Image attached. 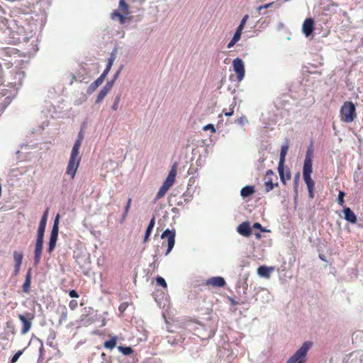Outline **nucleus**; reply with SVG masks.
<instances>
[{
    "instance_id": "f257e3e1",
    "label": "nucleus",
    "mask_w": 363,
    "mask_h": 363,
    "mask_svg": "<svg viewBox=\"0 0 363 363\" xmlns=\"http://www.w3.org/2000/svg\"><path fill=\"white\" fill-rule=\"evenodd\" d=\"M84 139V133L81 130L78 134V138L75 141L70 154L68 164L66 168V174L69 175L71 179H74L77 171L79 168L82 156L79 154V149Z\"/></svg>"
},
{
    "instance_id": "f03ea898",
    "label": "nucleus",
    "mask_w": 363,
    "mask_h": 363,
    "mask_svg": "<svg viewBox=\"0 0 363 363\" xmlns=\"http://www.w3.org/2000/svg\"><path fill=\"white\" fill-rule=\"evenodd\" d=\"M312 346V342H304L294 354L288 359L286 363H306L307 354Z\"/></svg>"
},
{
    "instance_id": "7ed1b4c3",
    "label": "nucleus",
    "mask_w": 363,
    "mask_h": 363,
    "mask_svg": "<svg viewBox=\"0 0 363 363\" xmlns=\"http://www.w3.org/2000/svg\"><path fill=\"white\" fill-rule=\"evenodd\" d=\"M115 60V56L113 54L108 58V63L106 69L104 70L103 73L101 74V76L97 78L94 82H92L88 89L89 93H92L96 90V89L104 82L105 78L108 74L113 62Z\"/></svg>"
},
{
    "instance_id": "20e7f679",
    "label": "nucleus",
    "mask_w": 363,
    "mask_h": 363,
    "mask_svg": "<svg viewBox=\"0 0 363 363\" xmlns=\"http://www.w3.org/2000/svg\"><path fill=\"white\" fill-rule=\"evenodd\" d=\"M342 120L346 123H351L356 117L355 106L351 101L345 102L340 108Z\"/></svg>"
},
{
    "instance_id": "39448f33",
    "label": "nucleus",
    "mask_w": 363,
    "mask_h": 363,
    "mask_svg": "<svg viewBox=\"0 0 363 363\" xmlns=\"http://www.w3.org/2000/svg\"><path fill=\"white\" fill-rule=\"evenodd\" d=\"M177 164L174 163L165 179L162 186L160 187V197L163 196L165 193L169 189V188L174 184L175 182V178L177 173Z\"/></svg>"
},
{
    "instance_id": "423d86ee",
    "label": "nucleus",
    "mask_w": 363,
    "mask_h": 363,
    "mask_svg": "<svg viewBox=\"0 0 363 363\" xmlns=\"http://www.w3.org/2000/svg\"><path fill=\"white\" fill-rule=\"evenodd\" d=\"M175 231L170 230H165L162 235H160V239L163 240L162 247L167 245V251L165 255H167L172 250L175 243Z\"/></svg>"
},
{
    "instance_id": "0eeeda50",
    "label": "nucleus",
    "mask_w": 363,
    "mask_h": 363,
    "mask_svg": "<svg viewBox=\"0 0 363 363\" xmlns=\"http://www.w3.org/2000/svg\"><path fill=\"white\" fill-rule=\"evenodd\" d=\"M169 327L170 330H173L172 333H177V331L174 329H177L179 328L178 321L173 320V318H172V319L169 320ZM167 330L169 333H172L168 329H167ZM177 333L178 334L176 336L167 337L168 343L170 344L171 345L178 344L179 342H182L184 340L183 335L180 334L179 331L177 332Z\"/></svg>"
},
{
    "instance_id": "6e6552de",
    "label": "nucleus",
    "mask_w": 363,
    "mask_h": 363,
    "mask_svg": "<svg viewBox=\"0 0 363 363\" xmlns=\"http://www.w3.org/2000/svg\"><path fill=\"white\" fill-rule=\"evenodd\" d=\"M34 317V314L31 313H27L26 315H18V318L23 324L21 328L22 334H26L30 330L32 325V320H33Z\"/></svg>"
},
{
    "instance_id": "1a4fd4ad",
    "label": "nucleus",
    "mask_w": 363,
    "mask_h": 363,
    "mask_svg": "<svg viewBox=\"0 0 363 363\" xmlns=\"http://www.w3.org/2000/svg\"><path fill=\"white\" fill-rule=\"evenodd\" d=\"M163 296H164V301L165 303H164L163 306V312H162V317L165 320L167 328L171 332H173V330H170L169 325V320L172 319L174 316V313L170 310L169 306V297L167 295L163 294Z\"/></svg>"
},
{
    "instance_id": "9d476101",
    "label": "nucleus",
    "mask_w": 363,
    "mask_h": 363,
    "mask_svg": "<svg viewBox=\"0 0 363 363\" xmlns=\"http://www.w3.org/2000/svg\"><path fill=\"white\" fill-rule=\"evenodd\" d=\"M233 67L237 74L238 81L241 82L244 79L245 74L243 61L239 57L234 59L233 60Z\"/></svg>"
},
{
    "instance_id": "9b49d317",
    "label": "nucleus",
    "mask_w": 363,
    "mask_h": 363,
    "mask_svg": "<svg viewBox=\"0 0 363 363\" xmlns=\"http://www.w3.org/2000/svg\"><path fill=\"white\" fill-rule=\"evenodd\" d=\"M313 159V152L312 149L308 148L306 151L303 168V174H311L312 173V164Z\"/></svg>"
},
{
    "instance_id": "f8f14e48",
    "label": "nucleus",
    "mask_w": 363,
    "mask_h": 363,
    "mask_svg": "<svg viewBox=\"0 0 363 363\" xmlns=\"http://www.w3.org/2000/svg\"><path fill=\"white\" fill-rule=\"evenodd\" d=\"M43 247V238L37 237L35 246V256L34 262L35 264H38L40 259Z\"/></svg>"
},
{
    "instance_id": "ddd939ff",
    "label": "nucleus",
    "mask_w": 363,
    "mask_h": 363,
    "mask_svg": "<svg viewBox=\"0 0 363 363\" xmlns=\"http://www.w3.org/2000/svg\"><path fill=\"white\" fill-rule=\"evenodd\" d=\"M13 257L14 261V270L13 276H17L19 274L21 266L22 264L23 255L21 252L14 251L13 253Z\"/></svg>"
},
{
    "instance_id": "4468645a",
    "label": "nucleus",
    "mask_w": 363,
    "mask_h": 363,
    "mask_svg": "<svg viewBox=\"0 0 363 363\" xmlns=\"http://www.w3.org/2000/svg\"><path fill=\"white\" fill-rule=\"evenodd\" d=\"M274 175V172L271 169L267 170L266 172V175L264 177V187H265V191L267 192H269L270 191H272L274 189V186H278L277 182V183L272 182V177Z\"/></svg>"
},
{
    "instance_id": "2eb2a0df",
    "label": "nucleus",
    "mask_w": 363,
    "mask_h": 363,
    "mask_svg": "<svg viewBox=\"0 0 363 363\" xmlns=\"http://www.w3.org/2000/svg\"><path fill=\"white\" fill-rule=\"evenodd\" d=\"M234 345L233 343H225L220 347L219 352L223 356L226 355L229 359L234 358V357L236 356L233 349V346Z\"/></svg>"
},
{
    "instance_id": "dca6fc26",
    "label": "nucleus",
    "mask_w": 363,
    "mask_h": 363,
    "mask_svg": "<svg viewBox=\"0 0 363 363\" xmlns=\"http://www.w3.org/2000/svg\"><path fill=\"white\" fill-rule=\"evenodd\" d=\"M113 86V81L108 82L106 85L103 87V89L99 93L96 103H100L107 95V94L110 91Z\"/></svg>"
},
{
    "instance_id": "f3484780",
    "label": "nucleus",
    "mask_w": 363,
    "mask_h": 363,
    "mask_svg": "<svg viewBox=\"0 0 363 363\" xmlns=\"http://www.w3.org/2000/svg\"><path fill=\"white\" fill-rule=\"evenodd\" d=\"M314 21L311 18H306L303 24L302 30L306 36H309L314 29Z\"/></svg>"
},
{
    "instance_id": "a211bd4d",
    "label": "nucleus",
    "mask_w": 363,
    "mask_h": 363,
    "mask_svg": "<svg viewBox=\"0 0 363 363\" xmlns=\"http://www.w3.org/2000/svg\"><path fill=\"white\" fill-rule=\"evenodd\" d=\"M237 231L242 235L248 237L252 233V229L248 222H243L237 228Z\"/></svg>"
},
{
    "instance_id": "6ab92c4d",
    "label": "nucleus",
    "mask_w": 363,
    "mask_h": 363,
    "mask_svg": "<svg viewBox=\"0 0 363 363\" xmlns=\"http://www.w3.org/2000/svg\"><path fill=\"white\" fill-rule=\"evenodd\" d=\"M206 284L213 286L223 287L225 285V281L221 277H213L207 279Z\"/></svg>"
},
{
    "instance_id": "aec40b11",
    "label": "nucleus",
    "mask_w": 363,
    "mask_h": 363,
    "mask_svg": "<svg viewBox=\"0 0 363 363\" xmlns=\"http://www.w3.org/2000/svg\"><path fill=\"white\" fill-rule=\"evenodd\" d=\"M48 209H46L45 211L41 220L40 222V225L38 230V235L37 237L43 238L44 237V233L45 230L46 223H47V218H48Z\"/></svg>"
},
{
    "instance_id": "412c9836",
    "label": "nucleus",
    "mask_w": 363,
    "mask_h": 363,
    "mask_svg": "<svg viewBox=\"0 0 363 363\" xmlns=\"http://www.w3.org/2000/svg\"><path fill=\"white\" fill-rule=\"evenodd\" d=\"M345 219L351 223H355L357 222V216L349 208L346 207L343 209Z\"/></svg>"
},
{
    "instance_id": "4be33fe9",
    "label": "nucleus",
    "mask_w": 363,
    "mask_h": 363,
    "mask_svg": "<svg viewBox=\"0 0 363 363\" xmlns=\"http://www.w3.org/2000/svg\"><path fill=\"white\" fill-rule=\"evenodd\" d=\"M125 16L122 12L119 10H114L111 14V17L112 20H118L121 24H124L125 22Z\"/></svg>"
},
{
    "instance_id": "5701e85b",
    "label": "nucleus",
    "mask_w": 363,
    "mask_h": 363,
    "mask_svg": "<svg viewBox=\"0 0 363 363\" xmlns=\"http://www.w3.org/2000/svg\"><path fill=\"white\" fill-rule=\"evenodd\" d=\"M30 281H31V269H29L27 272L25 281L23 284V291L25 293H28L30 291Z\"/></svg>"
},
{
    "instance_id": "b1692460",
    "label": "nucleus",
    "mask_w": 363,
    "mask_h": 363,
    "mask_svg": "<svg viewBox=\"0 0 363 363\" xmlns=\"http://www.w3.org/2000/svg\"><path fill=\"white\" fill-rule=\"evenodd\" d=\"M272 271L273 268L272 267L260 266L257 269V273L262 277H269Z\"/></svg>"
},
{
    "instance_id": "393cba45",
    "label": "nucleus",
    "mask_w": 363,
    "mask_h": 363,
    "mask_svg": "<svg viewBox=\"0 0 363 363\" xmlns=\"http://www.w3.org/2000/svg\"><path fill=\"white\" fill-rule=\"evenodd\" d=\"M288 150H289L288 144H285L281 146L280 156H279V164L281 168V166L283 164H284L285 157L287 154Z\"/></svg>"
},
{
    "instance_id": "a878e982",
    "label": "nucleus",
    "mask_w": 363,
    "mask_h": 363,
    "mask_svg": "<svg viewBox=\"0 0 363 363\" xmlns=\"http://www.w3.org/2000/svg\"><path fill=\"white\" fill-rule=\"evenodd\" d=\"M117 342H118L117 336H116V335L112 336L110 340L104 342V347L108 350H113L116 346Z\"/></svg>"
},
{
    "instance_id": "bb28decb",
    "label": "nucleus",
    "mask_w": 363,
    "mask_h": 363,
    "mask_svg": "<svg viewBox=\"0 0 363 363\" xmlns=\"http://www.w3.org/2000/svg\"><path fill=\"white\" fill-rule=\"evenodd\" d=\"M255 192V187L253 186H246L243 187L240 191V195L243 198L248 197L253 194Z\"/></svg>"
},
{
    "instance_id": "cd10ccee",
    "label": "nucleus",
    "mask_w": 363,
    "mask_h": 363,
    "mask_svg": "<svg viewBox=\"0 0 363 363\" xmlns=\"http://www.w3.org/2000/svg\"><path fill=\"white\" fill-rule=\"evenodd\" d=\"M242 33V32L239 31L238 30H235V33H234L233 38L230 40V41L228 43L227 45L228 48H233L235 45V43L240 40Z\"/></svg>"
},
{
    "instance_id": "c85d7f7f",
    "label": "nucleus",
    "mask_w": 363,
    "mask_h": 363,
    "mask_svg": "<svg viewBox=\"0 0 363 363\" xmlns=\"http://www.w3.org/2000/svg\"><path fill=\"white\" fill-rule=\"evenodd\" d=\"M118 10L122 12L125 16H128L130 13L129 11V6L125 1V0H120L118 4Z\"/></svg>"
},
{
    "instance_id": "c756f323",
    "label": "nucleus",
    "mask_w": 363,
    "mask_h": 363,
    "mask_svg": "<svg viewBox=\"0 0 363 363\" xmlns=\"http://www.w3.org/2000/svg\"><path fill=\"white\" fill-rule=\"evenodd\" d=\"M278 172L280 177V179L283 184H285V179H289L291 178V174L289 171L286 172V176L284 174V164L281 166V169L279 164H278Z\"/></svg>"
},
{
    "instance_id": "7c9ffc66",
    "label": "nucleus",
    "mask_w": 363,
    "mask_h": 363,
    "mask_svg": "<svg viewBox=\"0 0 363 363\" xmlns=\"http://www.w3.org/2000/svg\"><path fill=\"white\" fill-rule=\"evenodd\" d=\"M16 74L18 76V82L15 81V82H10L9 84L11 85V86L13 89V90L15 91V92H16L17 89H18L19 86H21L22 84V72H16Z\"/></svg>"
},
{
    "instance_id": "2f4dec72",
    "label": "nucleus",
    "mask_w": 363,
    "mask_h": 363,
    "mask_svg": "<svg viewBox=\"0 0 363 363\" xmlns=\"http://www.w3.org/2000/svg\"><path fill=\"white\" fill-rule=\"evenodd\" d=\"M57 240V236H54V235H50V241H49V247H48V250L49 253H51L54 250V249L56 246Z\"/></svg>"
},
{
    "instance_id": "473e14b6",
    "label": "nucleus",
    "mask_w": 363,
    "mask_h": 363,
    "mask_svg": "<svg viewBox=\"0 0 363 363\" xmlns=\"http://www.w3.org/2000/svg\"><path fill=\"white\" fill-rule=\"evenodd\" d=\"M59 217H60V216L57 215V216H56V218L55 219L54 224H53L51 234H50L51 235L58 236Z\"/></svg>"
},
{
    "instance_id": "72a5a7b5",
    "label": "nucleus",
    "mask_w": 363,
    "mask_h": 363,
    "mask_svg": "<svg viewBox=\"0 0 363 363\" xmlns=\"http://www.w3.org/2000/svg\"><path fill=\"white\" fill-rule=\"evenodd\" d=\"M118 350L124 355H129L134 352L130 347L118 346Z\"/></svg>"
},
{
    "instance_id": "f704fd0d",
    "label": "nucleus",
    "mask_w": 363,
    "mask_h": 363,
    "mask_svg": "<svg viewBox=\"0 0 363 363\" xmlns=\"http://www.w3.org/2000/svg\"><path fill=\"white\" fill-rule=\"evenodd\" d=\"M311 174H303V180L306 182L307 187L314 186V182L311 179Z\"/></svg>"
},
{
    "instance_id": "c9c22d12",
    "label": "nucleus",
    "mask_w": 363,
    "mask_h": 363,
    "mask_svg": "<svg viewBox=\"0 0 363 363\" xmlns=\"http://www.w3.org/2000/svg\"><path fill=\"white\" fill-rule=\"evenodd\" d=\"M248 18H249V16L248 15H245L242 17V20H241V21L240 23V25L238 26L236 30L242 32V30L244 29V27H245V26Z\"/></svg>"
},
{
    "instance_id": "e433bc0d",
    "label": "nucleus",
    "mask_w": 363,
    "mask_h": 363,
    "mask_svg": "<svg viewBox=\"0 0 363 363\" xmlns=\"http://www.w3.org/2000/svg\"><path fill=\"white\" fill-rule=\"evenodd\" d=\"M128 302H123V303H121L120 304V306L118 307V311L120 312V315L121 316L123 315V313L125 311V310L128 308Z\"/></svg>"
},
{
    "instance_id": "4c0bfd02",
    "label": "nucleus",
    "mask_w": 363,
    "mask_h": 363,
    "mask_svg": "<svg viewBox=\"0 0 363 363\" xmlns=\"http://www.w3.org/2000/svg\"><path fill=\"white\" fill-rule=\"evenodd\" d=\"M131 202H132V199L130 198L128 199L127 204H126V206L125 207L124 213L123 215V220H124L126 218V216H127V215L128 213V211H129L130 206H131Z\"/></svg>"
},
{
    "instance_id": "58836bf2",
    "label": "nucleus",
    "mask_w": 363,
    "mask_h": 363,
    "mask_svg": "<svg viewBox=\"0 0 363 363\" xmlns=\"http://www.w3.org/2000/svg\"><path fill=\"white\" fill-rule=\"evenodd\" d=\"M23 350H18L11 358V363H15L18 361L20 356L23 354Z\"/></svg>"
},
{
    "instance_id": "ea45409f",
    "label": "nucleus",
    "mask_w": 363,
    "mask_h": 363,
    "mask_svg": "<svg viewBox=\"0 0 363 363\" xmlns=\"http://www.w3.org/2000/svg\"><path fill=\"white\" fill-rule=\"evenodd\" d=\"M344 196H345V193L341 191H339L338 197H337V203L340 206H342L344 203Z\"/></svg>"
},
{
    "instance_id": "a19ab883",
    "label": "nucleus",
    "mask_w": 363,
    "mask_h": 363,
    "mask_svg": "<svg viewBox=\"0 0 363 363\" xmlns=\"http://www.w3.org/2000/svg\"><path fill=\"white\" fill-rule=\"evenodd\" d=\"M78 306V303L76 300H72L69 303V307L71 310L74 311Z\"/></svg>"
},
{
    "instance_id": "79ce46f5",
    "label": "nucleus",
    "mask_w": 363,
    "mask_h": 363,
    "mask_svg": "<svg viewBox=\"0 0 363 363\" xmlns=\"http://www.w3.org/2000/svg\"><path fill=\"white\" fill-rule=\"evenodd\" d=\"M274 4V2L268 3L264 5H261L257 8V10L260 12L262 9L270 8Z\"/></svg>"
},
{
    "instance_id": "37998d69",
    "label": "nucleus",
    "mask_w": 363,
    "mask_h": 363,
    "mask_svg": "<svg viewBox=\"0 0 363 363\" xmlns=\"http://www.w3.org/2000/svg\"><path fill=\"white\" fill-rule=\"evenodd\" d=\"M204 130H211V133L216 132V128L212 124H208L205 125L203 128Z\"/></svg>"
},
{
    "instance_id": "c03bdc74",
    "label": "nucleus",
    "mask_w": 363,
    "mask_h": 363,
    "mask_svg": "<svg viewBox=\"0 0 363 363\" xmlns=\"http://www.w3.org/2000/svg\"><path fill=\"white\" fill-rule=\"evenodd\" d=\"M253 228H257V229H259L262 232H265L267 231L262 226L260 223H254L253 226H252Z\"/></svg>"
},
{
    "instance_id": "a18cd8bd",
    "label": "nucleus",
    "mask_w": 363,
    "mask_h": 363,
    "mask_svg": "<svg viewBox=\"0 0 363 363\" xmlns=\"http://www.w3.org/2000/svg\"><path fill=\"white\" fill-rule=\"evenodd\" d=\"M236 121L238 123H239L240 125H244L245 123L247 122L246 118L244 116L238 118Z\"/></svg>"
},
{
    "instance_id": "49530a36",
    "label": "nucleus",
    "mask_w": 363,
    "mask_h": 363,
    "mask_svg": "<svg viewBox=\"0 0 363 363\" xmlns=\"http://www.w3.org/2000/svg\"><path fill=\"white\" fill-rule=\"evenodd\" d=\"M69 295L72 298H78L79 297V294H78L77 291L74 290V289L73 290H70L69 291Z\"/></svg>"
},
{
    "instance_id": "de8ad7c7",
    "label": "nucleus",
    "mask_w": 363,
    "mask_h": 363,
    "mask_svg": "<svg viewBox=\"0 0 363 363\" xmlns=\"http://www.w3.org/2000/svg\"><path fill=\"white\" fill-rule=\"evenodd\" d=\"M151 231H152V229L150 228H147V230H146V232H145V238H144V242H146L148 240V238L151 233Z\"/></svg>"
},
{
    "instance_id": "09e8293b",
    "label": "nucleus",
    "mask_w": 363,
    "mask_h": 363,
    "mask_svg": "<svg viewBox=\"0 0 363 363\" xmlns=\"http://www.w3.org/2000/svg\"><path fill=\"white\" fill-rule=\"evenodd\" d=\"M223 113L225 114V116H231L233 115L234 113V110H233V108H230L229 111H223Z\"/></svg>"
},
{
    "instance_id": "8fccbe9b",
    "label": "nucleus",
    "mask_w": 363,
    "mask_h": 363,
    "mask_svg": "<svg viewBox=\"0 0 363 363\" xmlns=\"http://www.w3.org/2000/svg\"><path fill=\"white\" fill-rule=\"evenodd\" d=\"M313 187L314 186H311V187H307L308 190L309 196L311 199H313L314 197Z\"/></svg>"
},
{
    "instance_id": "3c124183",
    "label": "nucleus",
    "mask_w": 363,
    "mask_h": 363,
    "mask_svg": "<svg viewBox=\"0 0 363 363\" xmlns=\"http://www.w3.org/2000/svg\"><path fill=\"white\" fill-rule=\"evenodd\" d=\"M160 286H162L163 288H167V285L166 283V281L164 279L160 277Z\"/></svg>"
},
{
    "instance_id": "603ef678",
    "label": "nucleus",
    "mask_w": 363,
    "mask_h": 363,
    "mask_svg": "<svg viewBox=\"0 0 363 363\" xmlns=\"http://www.w3.org/2000/svg\"><path fill=\"white\" fill-rule=\"evenodd\" d=\"M122 68H123V66H121V67L119 68V69L117 71V72L115 74V75H114L113 79V80H112V81H113V82H114V81L118 78V75H119V74H120V72H121V71Z\"/></svg>"
},
{
    "instance_id": "864d4df0",
    "label": "nucleus",
    "mask_w": 363,
    "mask_h": 363,
    "mask_svg": "<svg viewBox=\"0 0 363 363\" xmlns=\"http://www.w3.org/2000/svg\"><path fill=\"white\" fill-rule=\"evenodd\" d=\"M118 101H119V98H118V97H117V98H116V101L114 102V104H113V106H112V108H113V110H116V109H117V108H118Z\"/></svg>"
},
{
    "instance_id": "5fc2aeb1",
    "label": "nucleus",
    "mask_w": 363,
    "mask_h": 363,
    "mask_svg": "<svg viewBox=\"0 0 363 363\" xmlns=\"http://www.w3.org/2000/svg\"><path fill=\"white\" fill-rule=\"evenodd\" d=\"M154 225H155V218H152V220H150L147 228L152 229Z\"/></svg>"
},
{
    "instance_id": "6e6d98bb",
    "label": "nucleus",
    "mask_w": 363,
    "mask_h": 363,
    "mask_svg": "<svg viewBox=\"0 0 363 363\" xmlns=\"http://www.w3.org/2000/svg\"><path fill=\"white\" fill-rule=\"evenodd\" d=\"M67 311H65V313H63L61 315V318H60V320H67Z\"/></svg>"
},
{
    "instance_id": "4d7b16f0",
    "label": "nucleus",
    "mask_w": 363,
    "mask_h": 363,
    "mask_svg": "<svg viewBox=\"0 0 363 363\" xmlns=\"http://www.w3.org/2000/svg\"><path fill=\"white\" fill-rule=\"evenodd\" d=\"M255 235L257 239H260L261 236H262L260 233H255Z\"/></svg>"
},
{
    "instance_id": "13d9d810",
    "label": "nucleus",
    "mask_w": 363,
    "mask_h": 363,
    "mask_svg": "<svg viewBox=\"0 0 363 363\" xmlns=\"http://www.w3.org/2000/svg\"><path fill=\"white\" fill-rule=\"evenodd\" d=\"M155 281H156V284L157 285H159V277H156L155 278Z\"/></svg>"
},
{
    "instance_id": "bf43d9fd",
    "label": "nucleus",
    "mask_w": 363,
    "mask_h": 363,
    "mask_svg": "<svg viewBox=\"0 0 363 363\" xmlns=\"http://www.w3.org/2000/svg\"><path fill=\"white\" fill-rule=\"evenodd\" d=\"M152 295H153V296L155 298V301H157V295L155 293H153Z\"/></svg>"
},
{
    "instance_id": "052dcab7",
    "label": "nucleus",
    "mask_w": 363,
    "mask_h": 363,
    "mask_svg": "<svg viewBox=\"0 0 363 363\" xmlns=\"http://www.w3.org/2000/svg\"><path fill=\"white\" fill-rule=\"evenodd\" d=\"M264 294L269 297V293L268 292V291H264Z\"/></svg>"
},
{
    "instance_id": "680f3d73",
    "label": "nucleus",
    "mask_w": 363,
    "mask_h": 363,
    "mask_svg": "<svg viewBox=\"0 0 363 363\" xmlns=\"http://www.w3.org/2000/svg\"><path fill=\"white\" fill-rule=\"evenodd\" d=\"M159 198V192L157 194L156 199Z\"/></svg>"
},
{
    "instance_id": "e2e57ef3",
    "label": "nucleus",
    "mask_w": 363,
    "mask_h": 363,
    "mask_svg": "<svg viewBox=\"0 0 363 363\" xmlns=\"http://www.w3.org/2000/svg\"><path fill=\"white\" fill-rule=\"evenodd\" d=\"M213 335H214V333H212L211 335H209V337H211V336H213Z\"/></svg>"
}]
</instances>
